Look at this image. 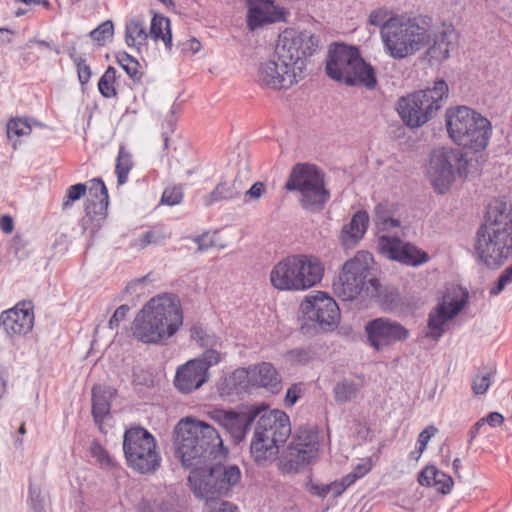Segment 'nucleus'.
Wrapping results in <instances>:
<instances>
[{"label": "nucleus", "mask_w": 512, "mask_h": 512, "mask_svg": "<svg viewBox=\"0 0 512 512\" xmlns=\"http://www.w3.org/2000/svg\"><path fill=\"white\" fill-rule=\"evenodd\" d=\"M180 301L173 294L152 297L138 311L131 325L132 336L144 344L162 345L183 325Z\"/></svg>", "instance_id": "nucleus-1"}, {"label": "nucleus", "mask_w": 512, "mask_h": 512, "mask_svg": "<svg viewBox=\"0 0 512 512\" xmlns=\"http://www.w3.org/2000/svg\"><path fill=\"white\" fill-rule=\"evenodd\" d=\"M475 250L488 267H498L512 253V201L493 200L477 233Z\"/></svg>", "instance_id": "nucleus-2"}, {"label": "nucleus", "mask_w": 512, "mask_h": 512, "mask_svg": "<svg viewBox=\"0 0 512 512\" xmlns=\"http://www.w3.org/2000/svg\"><path fill=\"white\" fill-rule=\"evenodd\" d=\"M176 453L187 467L212 461L223 453V441L210 424L193 417L182 418L174 429Z\"/></svg>", "instance_id": "nucleus-3"}, {"label": "nucleus", "mask_w": 512, "mask_h": 512, "mask_svg": "<svg viewBox=\"0 0 512 512\" xmlns=\"http://www.w3.org/2000/svg\"><path fill=\"white\" fill-rule=\"evenodd\" d=\"M380 38L387 55L396 60L405 59L431 42V18L395 15L381 27Z\"/></svg>", "instance_id": "nucleus-4"}, {"label": "nucleus", "mask_w": 512, "mask_h": 512, "mask_svg": "<svg viewBox=\"0 0 512 512\" xmlns=\"http://www.w3.org/2000/svg\"><path fill=\"white\" fill-rule=\"evenodd\" d=\"M325 70L332 80L346 86L374 90L378 85L374 67L362 58L355 46L332 45L328 51Z\"/></svg>", "instance_id": "nucleus-5"}, {"label": "nucleus", "mask_w": 512, "mask_h": 512, "mask_svg": "<svg viewBox=\"0 0 512 512\" xmlns=\"http://www.w3.org/2000/svg\"><path fill=\"white\" fill-rule=\"evenodd\" d=\"M324 267L312 255L294 254L278 261L269 273L271 286L278 291H304L323 278Z\"/></svg>", "instance_id": "nucleus-6"}, {"label": "nucleus", "mask_w": 512, "mask_h": 512, "mask_svg": "<svg viewBox=\"0 0 512 512\" xmlns=\"http://www.w3.org/2000/svg\"><path fill=\"white\" fill-rule=\"evenodd\" d=\"M445 122L448 135L456 145L472 152L483 151L488 146L492 125L475 110L467 106L448 108Z\"/></svg>", "instance_id": "nucleus-7"}, {"label": "nucleus", "mask_w": 512, "mask_h": 512, "mask_svg": "<svg viewBox=\"0 0 512 512\" xmlns=\"http://www.w3.org/2000/svg\"><path fill=\"white\" fill-rule=\"evenodd\" d=\"M290 435V420L284 411L263 409L256 422L250 445L252 458L261 466L271 463L277 458L280 445L284 444Z\"/></svg>", "instance_id": "nucleus-8"}, {"label": "nucleus", "mask_w": 512, "mask_h": 512, "mask_svg": "<svg viewBox=\"0 0 512 512\" xmlns=\"http://www.w3.org/2000/svg\"><path fill=\"white\" fill-rule=\"evenodd\" d=\"M190 487L196 497L207 502L228 496L241 481V471L236 465L212 464L211 461L190 467Z\"/></svg>", "instance_id": "nucleus-9"}, {"label": "nucleus", "mask_w": 512, "mask_h": 512, "mask_svg": "<svg viewBox=\"0 0 512 512\" xmlns=\"http://www.w3.org/2000/svg\"><path fill=\"white\" fill-rule=\"evenodd\" d=\"M373 257L368 251H358L347 260L333 284L335 295L342 301H353L363 292L369 298L379 296L380 283L376 278H369Z\"/></svg>", "instance_id": "nucleus-10"}, {"label": "nucleus", "mask_w": 512, "mask_h": 512, "mask_svg": "<svg viewBox=\"0 0 512 512\" xmlns=\"http://www.w3.org/2000/svg\"><path fill=\"white\" fill-rule=\"evenodd\" d=\"M284 187L288 191H298L301 206L311 212L321 211L330 198L324 174L314 164H296Z\"/></svg>", "instance_id": "nucleus-11"}, {"label": "nucleus", "mask_w": 512, "mask_h": 512, "mask_svg": "<svg viewBox=\"0 0 512 512\" xmlns=\"http://www.w3.org/2000/svg\"><path fill=\"white\" fill-rule=\"evenodd\" d=\"M448 85L444 80H437L433 87L417 91L399 101L398 112L403 122L417 128L429 121L441 107V102L448 96Z\"/></svg>", "instance_id": "nucleus-12"}, {"label": "nucleus", "mask_w": 512, "mask_h": 512, "mask_svg": "<svg viewBox=\"0 0 512 512\" xmlns=\"http://www.w3.org/2000/svg\"><path fill=\"white\" fill-rule=\"evenodd\" d=\"M123 451L128 466L141 474L154 472L160 466L161 457L155 437L143 427L125 431Z\"/></svg>", "instance_id": "nucleus-13"}, {"label": "nucleus", "mask_w": 512, "mask_h": 512, "mask_svg": "<svg viewBox=\"0 0 512 512\" xmlns=\"http://www.w3.org/2000/svg\"><path fill=\"white\" fill-rule=\"evenodd\" d=\"M468 161L461 150L451 147L434 149L426 165V176L438 194L446 193L455 181L456 173L466 172Z\"/></svg>", "instance_id": "nucleus-14"}, {"label": "nucleus", "mask_w": 512, "mask_h": 512, "mask_svg": "<svg viewBox=\"0 0 512 512\" xmlns=\"http://www.w3.org/2000/svg\"><path fill=\"white\" fill-rule=\"evenodd\" d=\"M302 77L301 66L289 61L276 47L274 54L261 62L257 69L256 82L267 90L281 91L290 89Z\"/></svg>", "instance_id": "nucleus-15"}, {"label": "nucleus", "mask_w": 512, "mask_h": 512, "mask_svg": "<svg viewBox=\"0 0 512 512\" xmlns=\"http://www.w3.org/2000/svg\"><path fill=\"white\" fill-rule=\"evenodd\" d=\"M320 454V435L313 429H299L279 461L278 467L283 474H296L314 463Z\"/></svg>", "instance_id": "nucleus-16"}, {"label": "nucleus", "mask_w": 512, "mask_h": 512, "mask_svg": "<svg viewBox=\"0 0 512 512\" xmlns=\"http://www.w3.org/2000/svg\"><path fill=\"white\" fill-rule=\"evenodd\" d=\"M222 361L216 349H206L201 355L177 367L173 379L174 387L182 394H190L210 379L209 369Z\"/></svg>", "instance_id": "nucleus-17"}, {"label": "nucleus", "mask_w": 512, "mask_h": 512, "mask_svg": "<svg viewBox=\"0 0 512 512\" xmlns=\"http://www.w3.org/2000/svg\"><path fill=\"white\" fill-rule=\"evenodd\" d=\"M367 341L376 351H382L410 337L409 330L401 323L386 317L369 321L365 325Z\"/></svg>", "instance_id": "nucleus-18"}, {"label": "nucleus", "mask_w": 512, "mask_h": 512, "mask_svg": "<svg viewBox=\"0 0 512 512\" xmlns=\"http://www.w3.org/2000/svg\"><path fill=\"white\" fill-rule=\"evenodd\" d=\"M276 47L289 61L303 69L304 59L312 56L318 48V39L308 31L286 29L279 37Z\"/></svg>", "instance_id": "nucleus-19"}, {"label": "nucleus", "mask_w": 512, "mask_h": 512, "mask_svg": "<svg viewBox=\"0 0 512 512\" xmlns=\"http://www.w3.org/2000/svg\"><path fill=\"white\" fill-rule=\"evenodd\" d=\"M301 310L310 321L317 323L324 330L335 328L340 321L337 303L321 291L307 296L301 304Z\"/></svg>", "instance_id": "nucleus-20"}, {"label": "nucleus", "mask_w": 512, "mask_h": 512, "mask_svg": "<svg viewBox=\"0 0 512 512\" xmlns=\"http://www.w3.org/2000/svg\"><path fill=\"white\" fill-rule=\"evenodd\" d=\"M260 414L259 408L247 412L224 409H213L208 412V416L222 426L236 443L241 442L245 438L251 423Z\"/></svg>", "instance_id": "nucleus-21"}, {"label": "nucleus", "mask_w": 512, "mask_h": 512, "mask_svg": "<svg viewBox=\"0 0 512 512\" xmlns=\"http://www.w3.org/2000/svg\"><path fill=\"white\" fill-rule=\"evenodd\" d=\"M465 305L461 298L446 293L441 302L429 313L428 328L426 337L438 340L445 332L446 325L458 315Z\"/></svg>", "instance_id": "nucleus-22"}, {"label": "nucleus", "mask_w": 512, "mask_h": 512, "mask_svg": "<svg viewBox=\"0 0 512 512\" xmlns=\"http://www.w3.org/2000/svg\"><path fill=\"white\" fill-rule=\"evenodd\" d=\"M379 248L388 258L406 265L418 266L429 260L425 251L410 243H402L396 237L379 236Z\"/></svg>", "instance_id": "nucleus-23"}, {"label": "nucleus", "mask_w": 512, "mask_h": 512, "mask_svg": "<svg viewBox=\"0 0 512 512\" xmlns=\"http://www.w3.org/2000/svg\"><path fill=\"white\" fill-rule=\"evenodd\" d=\"M460 34L451 23H444L441 29L432 34L426 47L425 57L430 63H442L450 58V54L459 45Z\"/></svg>", "instance_id": "nucleus-24"}, {"label": "nucleus", "mask_w": 512, "mask_h": 512, "mask_svg": "<svg viewBox=\"0 0 512 512\" xmlns=\"http://www.w3.org/2000/svg\"><path fill=\"white\" fill-rule=\"evenodd\" d=\"M0 323L9 336L28 334L34 326V306L31 301H21L1 313Z\"/></svg>", "instance_id": "nucleus-25"}, {"label": "nucleus", "mask_w": 512, "mask_h": 512, "mask_svg": "<svg viewBox=\"0 0 512 512\" xmlns=\"http://www.w3.org/2000/svg\"><path fill=\"white\" fill-rule=\"evenodd\" d=\"M241 378H247L248 383L252 386L266 388L272 393H277L281 389L280 376L274 366L268 362H262L247 369L236 370L228 380L234 382Z\"/></svg>", "instance_id": "nucleus-26"}, {"label": "nucleus", "mask_w": 512, "mask_h": 512, "mask_svg": "<svg viewBox=\"0 0 512 512\" xmlns=\"http://www.w3.org/2000/svg\"><path fill=\"white\" fill-rule=\"evenodd\" d=\"M247 27L254 31L268 24L285 20V10L272 0H246Z\"/></svg>", "instance_id": "nucleus-27"}, {"label": "nucleus", "mask_w": 512, "mask_h": 512, "mask_svg": "<svg viewBox=\"0 0 512 512\" xmlns=\"http://www.w3.org/2000/svg\"><path fill=\"white\" fill-rule=\"evenodd\" d=\"M369 224V215L366 211H357L350 222L345 224L339 234V243L343 248L355 247L364 237Z\"/></svg>", "instance_id": "nucleus-28"}, {"label": "nucleus", "mask_w": 512, "mask_h": 512, "mask_svg": "<svg viewBox=\"0 0 512 512\" xmlns=\"http://www.w3.org/2000/svg\"><path fill=\"white\" fill-rule=\"evenodd\" d=\"M397 205L383 201L377 204L373 211V221L378 232H391L401 226V222L395 217Z\"/></svg>", "instance_id": "nucleus-29"}, {"label": "nucleus", "mask_w": 512, "mask_h": 512, "mask_svg": "<svg viewBox=\"0 0 512 512\" xmlns=\"http://www.w3.org/2000/svg\"><path fill=\"white\" fill-rule=\"evenodd\" d=\"M89 195L90 199L88 200V204L86 205L87 214H105L108 207L109 196L108 190L101 178H95L91 180V185L89 187Z\"/></svg>", "instance_id": "nucleus-30"}, {"label": "nucleus", "mask_w": 512, "mask_h": 512, "mask_svg": "<svg viewBox=\"0 0 512 512\" xmlns=\"http://www.w3.org/2000/svg\"><path fill=\"white\" fill-rule=\"evenodd\" d=\"M418 482L422 486L435 487L444 495L450 493L454 484L451 476L437 470L434 466L424 468L418 476Z\"/></svg>", "instance_id": "nucleus-31"}, {"label": "nucleus", "mask_w": 512, "mask_h": 512, "mask_svg": "<svg viewBox=\"0 0 512 512\" xmlns=\"http://www.w3.org/2000/svg\"><path fill=\"white\" fill-rule=\"evenodd\" d=\"M112 392L108 388L95 385L92 388V415L97 424H100L110 412V398Z\"/></svg>", "instance_id": "nucleus-32"}, {"label": "nucleus", "mask_w": 512, "mask_h": 512, "mask_svg": "<svg viewBox=\"0 0 512 512\" xmlns=\"http://www.w3.org/2000/svg\"><path fill=\"white\" fill-rule=\"evenodd\" d=\"M239 195L240 191L236 187L235 180H222L212 192L202 198V202L204 206L209 207L219 201L235 199Z\"/></svg>", "instance_id": "nucleus-33"}, {"label": "nucleus", "mask_w": 512, "mask_h": 512, "mask_svg": "<svg viewBox=\"0 0 512 512\" xmlns=\"http://www.w3.org/2000/svg\"><path fill=\"white\" fill-rule=\"evenodd\" d=\"M149 34L143 22L137 19L130 20L125 27V42L129 47L135 48L138 52L146 49Z\"/></svg>", "instance_id": "nucleus-34"}, {"label": "nucleus", "mask_w": 512, "mask_h": 512, "mask_svg": "<svg viewBox=\"0 0 512 512\" xmlns=\"http://www.w3.org/2000/svg\"><path fill=\"white\" fill-rule=\"evenodd\" d=\"M149 36L155 41L161 40L168 51L172 49V35L170 20L167 17L155 14L151 20Z\"/></svg>", "instance_id": "nucleus-35"}, {"label": "nucleus", "mask_w": 512, "mask_h": 512, "mask_svg": "<svg viewBox=\"0 0 512 512\" xmlns=\"http://www.w3.org/2000/svg\"><path fill=\"white\" fill-rule=\"evenodd\" d=\"M133 167L131 154L126 151L124 146H120L119 153L116 161V174L119 185L127 182L128 174Z\"/></svg>", "instance_id": "nucleus-36"}, {"label": "nucleus", "mask_w": 512, "mask_h": 512, "mask_svg": "<svg viewBox=\"0 0 512 512\" xmlns=\"http://www.w3.org/2000/svg\"><path fill=\"white\" fill-rule=\"evenodd\" d=\"M333 392L337 402L346 403L356 398L358 386L353 381L343 380L334 386Z\"/></svg>", "instance_id": "nucleus-37"}, {"label": "nucleus", "mask_w": 512, "mask_h": 512, "mask_svg": "<svg viewBox=\"0 0 512 512\" xmlns=\"http://www.w3.org/2000/svg\"><path fill=\"white\" fill-rule=\"evenodd\" d=\"M115 82L116 70L114 67L109 66L98 82V89L103 97L112 98L117 95Z\"/></svg>", "instance_id": "nucleus-38"}, {"label": "nucleus", "mask_w": 512, "mask_h": 512, "mask_svg": "<svg viewBox=\"0 0 512 512\" xmlns=\"http://www.w3.org/2000/svg\"><path fill=\"white\" fill-rule=\"evenodd\" d=\"M7 137L8 139H12L13 136L22 137L28 136L32 132V127L26 118H13L10 119L7 123Z\"/></svg>", "instance_id": "nucleus-39"}, {"label": "nucleus", "mask_w": 512, "mask_h": 512, "mask_svg": "<svg viewBox=\"0 0 512 512\" xmlns=\"http://www.w3.org/2000/svg\"><path fill=\"white\" fill-rule=\"evenodd\" d=\"M117 62L134 81L141 79L142 73L139 70L140 65L138 61L129 54L125 52L118 54Z\"/></svg>", "instance_id": "nucleus-40"}, {"label": "nucleus", "mask_w": 512, "mask_h": 512, "mask_svg": "<svg viewBox=\"0 0 512 512\" xmlns=\"http://www.w3.org/2000/svg\"><path fill=\"white\" fill-rule=\"evenodd\" d=\"M113 34L114 24L111 20H106L92 30L89 35L99 46H103L107 40L113 37Z\"/></svg>", "instance_id": "nucleus-41"}, {"label": "nucleus", "mask_w": 512, "mask_h": 512, "mask_svg": "<svg viewBox=\"0 0 512 512\" xmlns=\"http://www.w3.org/2000/svg\"><path fill=\"white\" fill-rule=\"evenodd\" d=\"M190 337L201 347H213L217 344V337L214 334H208L201 326L194 325L190 329ZM213 349V348H210Z\"/></svg>", "instance_id": "nucleus-42"}, {"label": "nucleus", "mask_w": 512, "mask_h": 512, "mask_svg": "<svg viewBox=\"0 0 512 512\" xmlns=\"http://www.w3.org/2000/svg\"><path fill=\"white\" fill-rule=\"evenodd\" d=\"M167 236L160 231L149 230L145 232L141 237L134 241V247L144 249L149 245H156L162 243Z\"/></svg>", "instance_id": "nucleus-43"}, {"label": "nucleus", "mask_w": 512, "mask_h": 512, "mask_svg": "<svg viewBox=\"0 0 512 512\" xmlns=\"http://www.w3.org/2000/svg\"><path fill=\"white\" fill-rule=\"evenodd\" d=\"M392 12L386 7H380L370 12L368 23L377 27H385V25L394 17Z\"/></svg>", "instance_id": "nucleus-44"}, {"label": "nucleus", "mask_w": 512, "mask_h": 512, "mask_svg": "<svg viewBox=\"0 0 512 512\" xmlns=\"http://www.w3.org/2000/svg\"><path fill=\"white\" fill-rule=\"evenodd\" d=\"M90 453L93 458H95L101 466H112L113 461L109 456L108 452L102 447V445L93 441L90 446Z\"/></svg>", "instance_id": "nucleus-45"}, {"label": "nucleus", "mask_w": 512, "mask_h": 512, "mask_svg": "<svg viewBox=\"0 0 512 512\" xmlns=\"http://www.w3.org/2000/svg\"><path fill=\"white\" fill-rule=\"evenodd\" d=\"M183 199V190L180 186H171L167 187L161 198V202L169 205L174 206L179 204Z\"/></svg>", "instance_id": "nucleus-46"}, {"label": "nucleus", "mask_w": 512, "mask_h": 512, "mask_svg": "<svg viewBox=\"0 0 512 512\" xmlns=\"http://www.w3.org/2000/svg\"><path fill=\"white\" fill-rule=\"evenodd\" d=\"M491 385V373H478L472 380V390L476 395L484 394Z\"/></svg>", "instance_id": "nucleus-47"}, {"label": "nucleus", "mask_w": 512, "mask_h": 512, "mask_svg": "<svg viewBox=\"0 0 512 512\" xmlns=\"http://www.w3.org/2000/svg\"><path fill=\"white\" fill-rule=\"evenodd\" d=\"M289 360L296 364H307L313 359V352L310 348H295L288 352Z\"/></svg>", "instance_id": "nucleus-48"}, {"label": "nucleus", "mask_w": 512, "mask_h": 512, "mask_svg": "<svg viewBox=\"0 0 512 512\" xmlns=\"http://www.w3.org/2000/svg\"><path fill=\"white\" fill-rule=\"evenodd\" d=\"M87 191V187L83 183H78L70 186L66 191V199L63 203V207L67 208L72 202L82 198Z\"/></svg>", "instance_id": "nucleus-49"}, {"label": "nucleus", "mask_w": 512, "mask_h": 512, "mask_svg": "<svg viewBox=\"0 0 512 512\" xmlns=\"http://www.w3.org/2000/svg\"><path fill=\"white\" fill-rule=\"evenodd\" d=\"M29 503L33 512H45L44 510V498L41 495L39 488L30 486L29 489Z\"/></svg>", "instance_id": "nucleus-50"}, {"label": "nucleus", "mask_w": 512, "mask_h": 512, "mask_svg": "<svg viewBox=\"0 0 512 512\" xmlns=\"http://www.w3.org/2000/svg\"><path fill=\"white\" fill-rule=\"evenodd\" d=\"M74 63L77 67L78 79L82 85H85L89 82L91 78V69L85 63V60L81 57H75Z\"/></svg>", "instance_id": "nucleus-51"}, {"label": "nucleus", "mask_w": 512, "mask_h": 512, "mask_svg": "<svg viewBox=\"0 0 512 512\" xmlns=\"http://www.w3.org/2000/svg\"><path fill=\"white\" fill-rule=\"evenodd\" d=\"M130 311V307L126 304L120 305L115 312L113 313L112 317L109 320V327L110 329H116L119 327L120 323L125 320L127 317L128 312Z\"/></svg>", "instance_id": "nucleus-52"}, {"label": "nucleus", "mask_w": 512, "mask_h": 512, "mask_svg": "<svg viewBox=\"0 0 512 512\" xmlns=\"http://www.w3.org/2000/svg\"><path fill=\"white\" fill-rule=\"evenodd\" d=\"M194 241L197 243L199 251L208 250L215 246V233L211 234L209 232H205L197 236Z\"/></svg>", "instance_id": "nucleus-53"}, {"label": "nucleus", "mask_w": 512, "mask_h": 512, "mask_svg": "<svg viewBox=\"0 0 512 512\" xmlns=\"http://www.w3.org/2000/svg\"><path fill=\"white\" fill-rule=\"evenodd\" d=\"M437 428L434 427V426H428L426 427L418 436V445H419V453L421 454L425 449H426V446L429 442V440L431 439V437H433L436 433H437Z\"/></svg>", "instance_id": "nucleus-54"}, {"label": "nucleus", "mask_w": 512, "mask_h": 512, "mask_svg": "<svg viewBox=\"0 0 512 512\" xmlns=\"http://www.w3.org/2000/svg\"><path fill=\"white\" fill-rule=\"evenodd\" d=\"M302 395L301 384H293L286 392L285 405L292 407Z\"/></svg>", "instance_id": "nucleus-55"}, {"label": "nucleus", "mask_w": 512, "mask_h": 512, "mask_svg": "<svg viewBox=\"0 0 512 512\" xmlns=\"http://www.w3.org/2000/svg\"><path fill=\"white\" fill-rule=\"evenodd\" d=\"M208 512H238L237 506L228 501L210 503L207 505Z\"/></svg>", "instance_id": "nucleus-56"}, {"label": "nucleus", "mask_w": 512, "mask_h": 512, "mask_svg": "<svg viewBox=\"0 0 512 512\" xmlns=\"http://www.w3.org/2000/svg\"><path fill=\"white\" fill-rule=\"evenodd\" d=\"M346 490L343 483L333 482L330 485L324 487V493H320V496L325 497L329 492H332L335 497L340 496Z\"/></svg>", "instance_id": "nucleus-57"}, {"label": "nucleus", "mask_w": 512, "mask_h": 512, "mask_svg": "<svg viewBox=\"0 0 512 512\" xmlns=\"http://www.w3.org/2000/svg\"><path fill=\"white\" fill-rule=\"evenodd\" d=\"M372 469V463L370 459H364L359 463L352 471L358 478L363 477Z\"/></svg>", "instance_id": "nucleus-58"}, {"label": "nucleus", "mask_w": 512, "mask_h": 512, "mask_svg": "<svg viewBox=\"0 0 512 512\" xmlns=\"http://www.w3.org/2000/svg\"><path fill=\"white\" fill-rule=\"evenodd\" d=\"M482 419L484 420V424L487 423L491 427L501 426L504 422V417L498 412H491L487 415V417Z\"/></svg>", "instance_id": "nucleus-59"}, {"label": "nucleus", "mask_w": 512, "mask_h": 512, "mask_svg": "<svg viewBox=\"0 0 512 512\" xmlns=\"http://www.w3.org/2000/svg\"><path fill=\"white\" fill-rule=\"evenodd\" d=\"M264 192L265 185L262 182H256L246 192V195L254 199H259L264 194Z\"/></svg>", "instance_id": "nucleus-60"}, {"label": "nucleus", "mask_w": 512, "mask_h": 512, "mask_svg": "<svg viewBox=\"0 0 512 512\" xmlns=\"http://www.w3.org/2000/svg\"><path fill=\"white\" fill-rule=\"evenodd\" d=\"M182 46H183V48H182L183 51H190L192 53H197L201 49V43L196 38H191V39L185 41L182 44Z\"/></svg>", "instance_id": "nucleus-61"}, {"label": "nucleus", "mask_w": 512, "mask_h": 512, "mask_svg": "<svg viewBox=\"0 0 512 512\" xmlns=\"http://www.w3.org/2000/svg\"><path fill=\"white\" fill-rule=\"evenodd\" d=\"M13 227H14L13 219L10 216L4 215L1 217L0 228L2 229V231L4 233H11L13 230Z\"/></svg>", "instance_id": "nucleus-62"}, {"label": "nucleus", "mask_w": 512, "mask_h": 512, "mask_svg": "<svg viewBox=\"0 0 512 512\" xmlns=\"http://www.w3.org/2000/svg\"><path fill=\"white\" fill-rule=\"evenodd\" d=\"M499 278L502 279V281H504L507 285L512 283V265L505 269Z\"/></svg>", "instance_id": "nucleus-63"}, {"label": "nucleus", "mask_w": 512, "mask_h": 512, "mask_svg": "<svg viewBox=\"0 0 512 512\" xmlns=\"http://www.w3.org/2000/svg\"><path fill=\"white\" fill-rule=\"evenodd\" d=\"M137 512H153V509L148 501L142 500L137 506Z\"/></svg>", "instance_id": "nucleus-64"}]
</instances>
